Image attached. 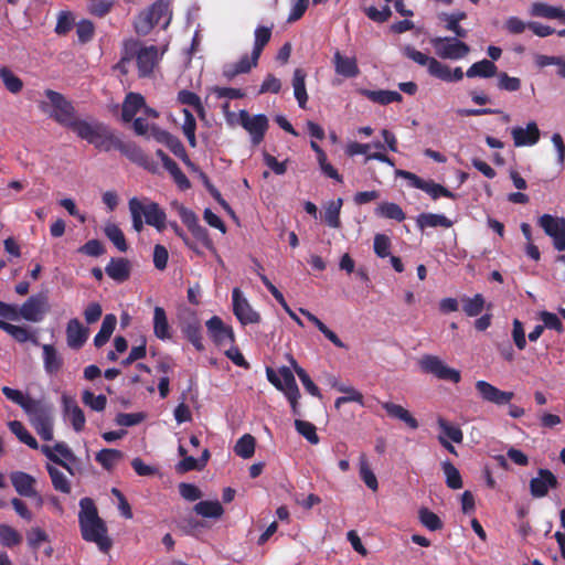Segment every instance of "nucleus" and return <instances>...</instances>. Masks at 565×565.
Listing matches in <instances>:
<instances>
[{"mask_svg": "<svg viewBox=\"0 0 565 565\" xmlns=\"http://www.w3.org/2000/svg\"><path fill=\"white\" fill-rule=\"evenodd\" d=\"M530 13L532 17H542L546 19H561L564 21L565 10L550 6L544 2H534L531 7Z\"/></svg>", "mask_w": 565, "mask_h": 565, "instance_id": "nucleus-42", "label": "nucleus"}, {"mask_svg": "<svg viewBox=\"0 0 565 565\" xmlns=\"http://www.w3.org/2000/svg\"><path fill=\"white\" fill-rule=\"evenodd\" d=\"M106 274L117 282H125L130 277L131 266L126 258H111L105 268Z\"/></svg>", "mask_w": 565, "mask_h": 565, "instance_id": "nucleus-24", "label": "nucleus"}, {"mask_svg": "<svg viewBox=\"0 0 565 565\" xmlns=\"http://www.w3.org/2000/svg\"><path fill=\"white\" fill-rule=\"evenodd\" d=\"M515 147L533 146L540 140V129L535 121H530L525 128L516 126L511 130Z\"/></svg>", "mask_w": 565, "mask_h": 565, "instance_id": "nucleus-21", "label": "nucleus"}, {"mask_svg": "<svg viewBox=\"0 0 565 565\" xmlns=\"http://www.w3.org/2000/svg\"><path fill=\"white\" fill-rule=\"evenodd\" d=\"M117 150L134 163L141 167H146L148 163L147 156L143 153L141 148L132 141H124L120 139L119 143H117Z\"/></svg>", "mask_w": 565, "mask_h": 565, "instance_id": "nucleus-30", "label": "nucleus"}, {"mask_svg": "<svg viewBox=\"0 0 565 565\" xmlns=\"http://www.w3.org/2000/svg\"><path fill=\"white\" fill-rule=\"evenodd\" d=\"M332 63L334 72L345 78H354L360 74V68L355 57H349L337 51L333 54Z\"/></svg>", "mask_w": 565, "mask_h": 565, "instance_id": "nucleus-22", "label": "nucleus"}, {"mask_svg": "<svg viewBox=\"0 0 565 565\" xmlns=\"http://www.w3.org/2000/svg\"><path fill=\"white\" fill-rule=\"evenodd\" d=\"M11 482L20 495L32 497L35 494V479L32 476L22 471H17L11 475Z\"/></svg>", "mask_w": 565, "mask_h": 565, "instance_id": "nucleus-31", "label": "nucleus"}, {"mask_svg": "<svg viewBox=\"0 0 565 565\" xmlns=\"http://www.w3.org/2000/svg\"><path fill=\"white\" fill-rule=\"evenodd\" d=\"M278 373L281 380V388L277 390L282 392L286 398L288 399L292 414L300 415L298 403L300 398V391L298 388L292 371L288 366H281L278 370Z\"/></svg>", "mask_w": 565, "mask_h": 565, "instance_id": "nucleus-16", "label": "nucleus"}, {"mask_svg": "<svg viewBox=\"0 0 565 565\" xmlns=\"http://www.w3.org/2000/svg\"><path fill=\"white\" fill-rule=\"evenodd\" d=\"M161 140L166 143V146L169 148V150L175 157H178L180 160L184 157L186 158L188 152H186L182 141L178 137L171 135L168 131H164L162 134Z\"/></svg>", "mask_w": 565, "mask_h": 565, "instance_id": "nucleus-61", "label": "nucleus"}, {"mask_svg": "<svg viewBox=\"0 0 565 565\" xmlns=\"http://www.w3.org/2000/svg\"><path fill=\"white\" fill-rule=\"evenodd\" d=\"M232 302L233 312L243 326L254 324L260 321V315L253 309L239 288L233 289Z\"/></svg>", "mask_w": 565, "mask_h": 565, "instance_id": "nucleus-15", "label": "nucleus"}, {"mask_svg": "<svg viewBox=\"0 0 565 565\" xmlns=\"http://www.w3.org/2000/svg\"><path fill=\"white\" fill-rule=\"evenodd\" d=\"M452 221L443 214L435 213H422L416 218V225L419 230L427 227H445L449 228L452 226Z\"/></svg>", "mask_w": 565, "mask_h": 565, "instance_id": "nucleus-32", "label": "nucleus"}, {"mask_svg": "<svg viewBox=\"0 0 565 565\" xmlns=\"http://www.w3.org/2000/svg\"><path fill=\"white\" fill-rule=\"evenodd\" d=\"M360 477L369 489L376 491L379 488L377 479L374 472L369 467L366 457L364 454L360 456Z\"/></svg>", "mask_w": 565, "mask_h": 565, "instance_id": "nucleus-55", "label": "nucleus"}, {"mask_svg": "<svg viewBox=\"0 0 565 565\" xmlns=\"http://www.w3.org/2000/svg\"><path fill=\"white\" fill-rule=\"evenodd\" d=\"M382 407L390 417L404 422L412 429L418 428L417 419L403 406L392 402H384L382 403Z\"/></svg>", "mask_w": 565, "mask_h": 565, "instance_id": "nucleus-29", "label": "nucleus"}, {"mask_svg": "<svg viewBox=\"0 0 565 565\" xmlns=\"http://www.w3.org/2000/svg\"><path fill=\"white\" fill-rule=\"evenodd\" d=\"M558 480L548 469H539L537 477L530 480V493L533 498H543L550 489H556Z\"/></svg>", "mask_w": 565, "mask_h": 565, "instance_id": "nucleus-18", "label": "nucleus"}, {"mask_svg": "<svg viewBox=\"0 0 565 565\" xmlns=\"http://www.w3.org/2000/svg\"><path fill=\"white\" fill-rule=\"evenodd\" d=\"M206 328L210 337L216 345L222 347L227 343L233 344L235 342L233 329L225 326L220 317L213 316L209 319L206 321Z\"/></svg>", "mask_w": 565, "mask_h": 565, "instance_id": "nucleus-19", "label": "nucleus"}, {"mask_svg": "<svg viewBox=\"0 0 565 565\" xmlns=\"http://www.w3.org/2000/svg\"><path fill=\"white\" fill-rule=\"evenodd\" d=\"M476 390L483 402L491 403L497 406L510 404L514 397L513 392L502 391L484 380L476 382Z\"/></svg>", "mask_w": 565, "mask_h": 565, "instance_id": "nucleus-17", "label": "nucleus"}, {"mask_svg": "<svg viewBox=\"0 0 565 565\" xmlns=\"http://www.w3.org/2000/svg\"><path fill=\"white\" fill-rule=\"evenodd\" d=\"M498 67L497 65L489 60H481L479 62L473 63L466 72L467 77H481V78H490L497 74Z\"/></svg>", "mask_w": 565, "mask_h": 565, "instance_id": "nucleus-36", "label": "nucleus"}, {"mask_svg": "<svg viewBox=\"0 0 565 565\" xmlns=\"http://www.w3.org/2000/svg\"><path fill=\"white\" fill-rule=\"evenodd\" d=\"M419 366L423 372L433 374L439 380L459 383L461 374L458 370L449 367L438 356L426 354L419 361Z\"/></svg>", "mask_w": 565, "mask_h": 565, "instance_id": "nucleus-12", "label": "nucleus"}, {"mask_svg": "<svg viewBox=\"0 0 565 565\" xmlns=\"http://www.w3.org/2000/svg\"><path fill=\"white\" fill-rule=\"evenodd\" d=\"M43 366L47 374L55 375L63 366V358L52 344H43Z\"/></svg>", "mask_w": 565, "mask_h": 565, "instance_id": "nucleus-28", "label": "nucleus"}, {"mask_svg": "<svg viewBox=\"0 0 565 565\" xmlns=\"http://www.w3.org/2000/svg\"><path fill=\"white\" fill-rule=\"evenodd\" d=\"M124 454L122 451L118 449L113 448H104L99 450L96 456L95 460L107 471H110L114 469V467L117 465V462L122 459Z\"/></svg>", "mask_w": 565, "mask_h": 565, "instance_id": "nucleus-43", "label": "nucleus"}, {"mask_svg": "<svg viewBox=\"0 0 565 565\" xmlns=\"http://www.w3.org/2000/svg\"><path fill=\"white\" fill-rule=\"evenodd\" d=\"M117 323V318L113 313H108L104 317L100 330L94 338V345L96 348H102L105 345L110 339Z\"/></svg>", "mask_w": 565, "mask_h": 565, "instance_id": "nucleus-40", "label": "nucleus"}, {"mask_svg": "<svg viewBox=\"0 0 565 565\" xmlns=\"http://www.w3.org/2000/svg\"><path fill=\"white\" fill-rule=\"evenodd\" d=\"M44 94L53 107V110L50 113V117L61 126L68 128L78 135V131L82 129V125H85L87 121L76 117V110L73 104L58 92L46 89Z\"/></svg>", "mask_w": 565, "mask_h": 565, "instance_id": "nucleus-5", "label": "nucleus"}, {"mask_svg": "<svg viewBox=\"0 0 565 565\" xmlns=\"http://www.w3.org/2000/svg\"><path fill=\"white\" fill-rule=\"evenodd\" d=\"M184 337L198 351L204 350L201 327L198 322L188 323L182 330Z\"/></svg>", "mask_w": 565, "mask_h": 565, "instance_id": "nucleus-54", "label": "nucleus"}, {"mask_svg": "<svg viewBox=\"0 0 565 565\" xmlns=\"http://www.w3.org/2000/svg\"><path fill=\"white\" fill-rule=\"evenodd\" d=\"M259 57L254 53L244 54L241 58L235 63H227L223 66L222 74L228 81L233 79L237 75L246 74L250 72L252 68L258 65Z\"/></svg>", "mask_w": 565, "mask_h": 565, "instance_id": "nucleus-20", "label": "nucleus"}, {"mask_svg": "<svg viewBox=\"0 0 565 565\" xmlns=\"http://www.w3.org/2000/svg\"><path fill=\"white\" fill-rule=\"evenodd\" d=\"M239 124L250 135L253 145L257 146L268 130V118L264 114L249 115L247 110L239 111Z\"/></svg>", "mask_w": 565, "mask_h": 565, "instance_id": "nucleus-14", "label": "nucleus"}, {"mask_svg": "<svg viewBox=\"0 0 565 565\" xmlns=\"http://www.w3.org/2000/svg\"><path fill=\"white\" fill-rule=\"evenodd\" d=\"M105 235L120 252H126L128 249L125 235L116 224L107 225L105 227Z\"/></svg>", "mask_w": 565, "mask_h": 565, "instance_id": "nucleus-56", "label": "nucleus"}, {"mask_svg": "<svg viewBox=\"0 0 565 565\" xmlns=\"http://www.w3.org/2000/svg\"><path fill=\"white\" fill-rule=\"evenodd\" d=\"M49 311L47 291H40L29 297L20 308H18L19 319L30 322H40Z\"/></svg>", "mask_w": 565, "mask_h": 565, "instance_id": "nucleus-10", "label": "nucleus"}, {"mask_svg": "<svg viewBox=\"0 0 565 565\" xmlns=\"http://www.w3.org/2000/svg\"><path fill=\"white\" fill-rule=\"evenodd\" d=\"M418 518L420 523L429 531H438L444 526L441 519L427 508L419 509Z\"/></svg>", "mask_w": 565, "mask_h": 565, "instance_id": "nucleus-52", "label": "nucleus"}, {"mask_svg": "<svg viewBox=\"0 0 565 565\" xmlns=\"http://www.w3.org/2000/svg\"><path fill=\"white\" fill-rule=\"evenodd\" d=\"M46 470L51 478L54 490L64 494H70L72 491V487L66 476L55 466L50 463L46 465Z\"/></svg>", "mask_w": 565, "mask_h": 565, "instance_id": "nucleus-44", "label": "nucleus"}, {"mask_svg": "<svg viewBox=\"0 0 565 565\" xmlns=\"http://www.w3.org/2000/svg\"><path fill=\"white\" fill-rule=\"evenodd\" d=\"M375 213L379 216L394 220L397 222H403L406 218V214L402 210V207L393 202H383L379 204V206L375 210Z\"/></svg>", "mask_w": 565, "mask_h": 565, "instance_id": "nucleus-46", "label": "nucleus"}, {"mask_svg": "<svg viewBox=\"0 0 565 565\" xmlns=\"http://www.w3.org/2000/svg\"><path fill=\"white\" fill-rule=\"evenodd\" d=\"M0 78L2 79L6 88L12 93L18 94L23 88V82L20 77H18L8 67L0 68Z\"/></svg>", "mask_w": 565, "mask_h": 565, "instance_id": "nucleus-51", "label": "nucleus"}, {"mask_svg": "<svg viewBox=\"0 0 565 565\" xmlns=\"http://www.w3.org/2000/svg\"><path fill=\"white\" fill-rule=\"evenodd\" d=\"M78 524L84 541L96 543L102 552H108L111 541L107 536V526L98 515V510L93 499L79 500Z\"/></svg>", "mask_w": 565, "mask_h": 565, "instance_id": "nucleus-2", "label": "nucleus"}, {"mask_svg": "<svg viewBox=\"0 0 565 565\" xmlns=\"http://www.w3.org/2000/svg\"><path fill=\"white\" fill-rule=\"evenodd\" d=\"M22 542V535L12 526L0 524V543L6 547H13Z\"/></svg>", "mask_w": 565, "mask_h": 565, "instance_id": "nucleus-53", "label": "nucleus"}, {"mask_svg": "<svg viewBox=\"0 0 565 565\" xmlns=\"http://www.w3.org/2000/svg\"><path fill=\"white\" fill-rule=\"evenodd\" d=\"M436 54L444 60H461L470 52V46L457 38L436 36L430 39Z\"/></svg>", "mask_w": 565, "mask_h": 565, "instance_id": "nucleus-8", "label": "nucleus"}, {"mask_svg": "<svg viewBox=\"0 0 565 565\" xmlns=\"http://www.w3.org/2000/svg\"><path fill=\"white\" fill-rule=\"evenodd\" d=\"M306 77L307 74L302 68H296L292 76V86L295 98L298 102L300 108L305 109L308 100V94L306 89Z\"/></svg>", "mask_w": 565, "mask_h": 565, "instance_id": "nucleus-34", "label": "nucleus"}, {"mask_svg": "<svg viewBox=\"0 0 565 565\" xmlns=\"http://www.w3.org/2000/svg\"><path fill=\"white\" fill-rule=\"evenodd\" d=\"M167 47L159 50L156 45H143L139 40L127 39L122 42L120 60L114 65V70L121 75L129 73L132 61L136 62L138 77L150 78L159 66Z\"/></svg>", "mask_w": 565, "mask_h": 565, "instance_id": "nucleus-1", "label": "nucleus"}, {"mask_svg": "<svg viewBox=\"0 0 565 565\" xmlns=\"http://www.w3.org/2000/svg\"><path fill=\"white\" fill-rule=\"evenodd\" d=\"M142 216L146 224L156 227L159 232L166 227V212L156 202L142 203Z\"/></svg>", "mask_w": 565, "mask_h": 565, "instance_id": "nucleus-25", "label": "nucleus"}, {"mask_svg": "<svg viewBox=\"0 0 565 565\" xmlns=\"http://www.w3.org/2000/svg\"><path fill=\"white\" fill-rule=\"evenodd\" d=\"M441 468L446 476L447 487L452 490L461 489L463 483L459 470L449 460L444 461Z\"/></svg>", "mask_w": 565, "mask_h": 565, "instance_id": "nucleus-50", "label": "nucleus"}, {"mask_svg": "<svg viewBox=\"0 0 565 565\" xmlns=\"http://www.w3.org/2000/svg\"><path fill=\"white\" fill-rule=\"evenodd\" d=\"M40 449L50 461L61 466L70 475L74 476L76 472H79V470L75 469L73 466V463L77 461V457L65 443H56L53 447L42 445Z\"/></svg>", "mask_w": 565, "mask_h": 565, "instance_id": "nucleus-11", "label": "nucleus"}, {"mask_svg": "<svg viewBox=\"0 0 565 565\" xmlns=\"http://www.w3.org/2000/svg\"><path fill=\"white\" fill-rule=\"evenodd\" d=\"M0 329L10 334L17 342L32 341L34 344H38V339L32 335L26 327L15 326L0 319Z\"/></svg>", "mask_w": 565, "mask_h": 565, "instance_id": "nucleus-35", "label": "nucleus"}, {"mask_svg": "<svg viewBox=\"0 0 565 565\" xmlns=\"http://www.w3.org/2000/svg\"><path fill=\"white\" fill-rule=\"evenodd\" d=\"M256 439L250 434L243 435L234 446V451L237 456L248 459L255 452Z\"/></svg>", "mask_w": 565, "mask_h": 565, "instance_id": "nucleus-49", "label": "nucleus"}, {"mask_svg": "<svg viewBox=\"0 0 565 565\" xmlns=\"http://www.w3.org/2000/svg\"><path fill=\"white\" fill-rule=\"evenodd\" d=\"M396 173L403 179L409 181L411 186L426 192L433 200H437L440 196L452 200L457 199L456 193L451 192L444 185L436 183L434 180H424L417 174L406 170H397Z\"/></svg>", "mask_w": 565, "mask_h": 565, "instance_id": "nucleus-9", "label": "nucleus"}, {"mask_svg": "<svg viewBox=\"0 0 565 565\" xmlns=\"http://www.w3.org/2000/svg\"><path fill=\"white\" fill-rule=\"evenodd\" d=\"M295 428L298 434L305 437L310 444L317 445L319 443V436L317 435L316 426L307 420L296 419Z\"/></svg>", "mask_w": 565, "mask_h": 565, "instance_id": "nucleus-57", "label": "nucleus"}, {"mask_svg": "<svg viewBox=\"0 0 565 565\" xmlns=\"http://www.w3.org/2000/svg\"><path fill=\"white\" fill-rule=\"evenodd\" d=\"M358 93L364 97H366L369 100L379 104V105H388L391 103H401L403 100V96L395 90H388V89H379V90H371L367 88H360L358 89Z\"/></svg>", "mask_w": 565, "mask_h": 565, "instance_id": "nucleus-27", "label": "nucleus"}, {"mask_svg": "<svg viewBox=\"0 0 565 565\" xmlns=\"http://www.w3.org/2000/svg\"><path fill=\"white\" fill-rule=\"evenodd\" d=\"M177 100L181 105L191 106L198 113V115L200 117H202V118L204 117L205 110H204L203 104L201 102V98L198 94H195L191 90H188V89H181L178 93Z\"/></svg>", "mask_w": 565, "mask_h": 565, "instance_id": "nucleus-48", "label": "nucleus"}, {"mask_svg": "<svg viewBox=\"0 0 565 565\" xmlns=\"http://www.w3.org/2000/svg\"><path fill=\"white\" fill-rule=\"evenodd\" d=\"M537 225L552 238L556 250H565V217L543 214L539 217Z\"/></svg>", "mask_w": 565, "mask_h": 565, "instance_id": "nucleus-13", "label": "nucleus"}, {"mask_svg": "<svg viewBox=\"0 0 565 565\" xmlns=\"http://www.w3.org/2000/svg\"><path fill=\"white\" fill-rule=\"evenodd\" d=\"M63 401L65 405V412L70 416L73 429L77 433L82 431L86 423L84 412L76 403L70 401L66 396L63 397Z\"/></svg>", "mask_w": 565, "mask_h": 565, "instance_id": "nucleus-41", "label": "nucleus"}, {"mask_svg": "<svg viewBox=\"0 0 565 565\" xmlns=\"http://www.w3.org/2000/svg\"><path fill=\"white\" fill-rule=\"evenodd\" d=\"M169 164L164 168L171 174L173 181L178 188L182 191L191 188V182L186 175L182 172L175 161L168 162Z\"/></svg>", "mask_w": 565, "mask_h": 565, "instance_id": "nucleus-63", "label": "nucleus"}, {"mask_svg": "<svg viewBox=\"0 0 565 565\" xmlns=\"http://www.w3.org/2000/svg\"><path fill=\"white\" fill-rule=\"evenodd\" d=\"M128 205L132 220V228L140 233L143 230L145 223V221H142V202L137 198H131Z\"/></svg>", "mask_w": 565, "mask_h": 565, "instance_id": "nucleus-60", "label": "nucleus"}, {"mask_svg": "<svg viewBox=\"0 0 565 565\" xmlns=\"http://www.w3.org/2000/svg\"><path fill=\"white\" fill-rule=\"evenodd\" d=\"M193 511L203 518L218 519L224 514V509L217 500H204L193 507Z\"/></svg>", "mask_w": 565, "mask_h": 565, "instance_id": "nucleus-37", "label": "nucleus"}, {"mask_svg": "<svg viewBox=\"0 0 565 565\" xmlns=\"http://www.w3.org/2000/svg\"><path fill=\"white\" fill-rule=\"evenodd\" d=\"M153 333L160 340H168L171 338L167 313L164 309L159 306L154 307L153 310Z\"/></svg>", "mask_w": 565, "mask_h": 565, "instance_id": "nucleus-33", "label": "nucleus"}, {"mask_svg": "<svg viewBox=\"0 0 565 565\" xmlns=\"http://www.w3.org/2000/svg\"><path fill=\"white\" fill-rule=\"evenodd\" d=\"M437 423H438L439 428L443 431L441 436L446 437L447 439H449L456 444L462 443L463 434H462V430L458 426L449 424L446 419H444L441 417L438 418Z\"/></svg>", "mask_w": 565, "mask_h": 565, "instance_id": "nucleus-59", "label": "nucleus"}, {"mask_svg": "<svg viewBox=\"0 0 565 565\" xmlns=\"http://www.w3.org/2000/svg\"><path fill=\"white\" fill-rule=\"evenodd\" d=\"M146 107L145 97L139 93H128L125 97L121 108V119L125 122H130L135 118L136 114Z\"/></svg>", "mask_w": 565, "mask_h": 565, "instance_id": "nucleus-26", "label": "nucleus"}, {"mask_svg": "<svg viewBox=\"0 0 565 565\" xmlns=\"http://www.w3.org/2000/svg\"><path fill=\"white\" fill-rule=\"evenodd\" d=\"M28 545L31 550L38 551L40 545L49 542L47 533L41 527H32L26 533Z\"/></svg>", "mask_w": 565, "mask_h": 565, "instance_id": "nucleus-64", "label": "nucleus"}, {"mask_svg": "<svg viewBox=\"0 0 565 565\" xmlns=\"http://www.w3.org/2000/svg\"><path fill=\"white\" fill-rule=\"evenodd\" d=\"M403 54L418 65L427 66L428 74L440 81L454 83L460 82L463 78L465 74L461 67L458 66L451 70L448 65L439 62L435 57L428 56L420 51H417L411 45L403 47Z\"/></svg>", "mask_w": 565, "mask_h": 565, "instance_id": "nucleus-4", "label": "nucleus"}, {"mask_svg": "<svg viewBox=\"0 0 565 565\" xmlns=\"http://www.w3.org/2000/svg\"><path fill=\"white\" fill-rule=\"evenodd\" d=\"M484 307V298L481 294H476L472 298H463L462 310L468 317L479 316Z\"/></svg>", "mask_w": 565, "mask_h": 565, "instance_id": "nucleus-58", "label": "nucleus"}, {"mask_svg": "<svg viewBox=\"0 0 565 565\" xmlns=\"http://www.w3.org/2000/svg\"><path fill=\"white\" fill-rule=\"evenodd\" d=\"M535 64L540 68H543V67H546L550 65H556L558 67L557 74L561 77L565 78V61L561 56H548V55L539 54L535 57Z\"/></svg>", "mask_w": 565, "mask_h": 565, "instance_id": "nucleus-62", "label": "nucleus"}, {"mask_svg": "<svg viewBox=\"0 0 565 565\" xmlns=\"http://www.w3.org/2000/svg\"><path fill=\"white\" fill-rule=\"evenodd\" d=\"M88 338V329L76 318L71 319L66 327L67 345L72 349H81Z\"/></svg>", "mask_w": 565, "mask_h": 565, "instance_id": "nucleus-23", "label": "nucleus"}, {"mask_svg": "<svg viewBox=\"0 0 565 565\" xmlns=\"http://www.w3.org/2000/svg\"><path fill=\"white\" fill-rule=\"evenodd\" d=\"M8 427L21 443L28 445L32 449H39L36 439L28 431L21 422L11 420L8 423Z\"/></svg>", "mask_w": 565, "mask_h": 565, "instance_id": "nucleus-47", "label": "nucleus"}, {"mask_svg": "<svg viewBox=\"0 0 565 565\" xmlns=\"http://www.w3.org/2000/svg\"><path fill=\"white\" fill-rule=\"evenodd\" d=\"M274 24L267 25H258L254 31V45L252 53L260 57L264 49L270 42L273 35Z\"/></svg>", "mask_w": 565, "mask_h": 565, "instance_id": "nucleus-38", "label": "nucleus"}, {"mask_svg": "<svg viewBox=\"0 0 565 565\" xmlns=\"http://www.w3.org/2000/svg\"><path fill=\"white\" fill-rule=\"evenodd\" d=\"M38 435L45 441L53 439L54 407L51 403L32 398L23 409Z\"/></svg>", "mask_w": 565, "mask_h": 565, "instance_id": "nucleus-6", "label": "nucleus"}, {"mask_svg": "<svg viewBox=\"0 0 565 565\" xmlns=\"http://www.w3.org/2000/svg\"><path fill=\"white\" fill-rule=\"evenodd\" d=\"M343 205V200L341 198L337 200L329 201L324 206L323 218L326 224L331 228L341 227L340 213L341 207Z\"/></svg>", "mask_w": 565, "mask_h": 565, "instance_id": "nucleus-39", "label": "nucleus"}, {"mask_svg": "<svg viewBox=\"0 0 565 565\" xmlns=\"http://www.w3.org/2000/svg\"><path fill=\"white\" fill-rule=\"evenodd\" d=\"M77 137L104 152L117 150V143H119L120 140L109 126L100 121H87L85 125H82Z\"/></svg>", "mask_w": 565, "mask_h": 565, "instance_id": "nucleus-7", "label": "nucleus"}, {"mask_svg": "<svg viewBox=\"0 0 565 565\" xmlns=\"http://www.w3.org/2000/svg\"><path fill=\"white\" fill-rule=\"evenodd\" d=\"M291 366L295 373L298 375L300 382L302 383L305 390L312 396L321 398L320 388L313 383L309 374L306 372L303 367H301L297 361L291 356L290 358Z\"/></svg>", "mask_w": 565, "mask_h": 565, "instance_id": "nucleus-45", "label": "nucleus"}, {"mask_svg": "<svg viewBox=\"0 0 565 565\" xmlns=\"http://www.w3.org/2000/svg\"><path fill=\"white\" fill-rule=\"evenodd\" d=\"M172 19L170 3L168 0H157L149 8L139 12L134 21V29L138 35H148L151 30L159 25L166 30Z\"/></svg>", "mask_w": 565, "mask_h": 565, "instance_id": "nucleus-3", "label": "nucleus"}]
</instances>
